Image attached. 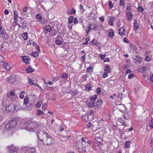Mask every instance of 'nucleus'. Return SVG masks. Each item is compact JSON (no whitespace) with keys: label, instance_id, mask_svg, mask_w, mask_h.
I'll list each match as a JSON object with an SVG mask.
<instances>
[{"label":"nucleus","instance_id":"1","mask_svg":"<svg viewBox=\"0 0 153 153\" xmlns=\"http://www.w3.org/2000/svg\"><path fill=\"white\" fill-rule=\"evenodd\" d=\"M36 135L44 145L50 146L55 143L54 139L49 133L43 130H39L37 131Z\"/></svg>","mask_w":153,"mask_h":153},{"label":"nucleus","instance_id":"2","mask_svg":"<svg viewBox=\"0 0 153 153\" xmlns=\"http://www.w3.org/2000/svg\"><path fill=\"white\" fill-rule=\"evenodd\" d=\"M22 127L26 130L30 131H35L36 133L37 131L40 130V126L30 121L25 122L23 124Z\"/></svg>","mask_w":153,"mask_h":153},{"label":"nucleus","instance_id":"3","mask_svg":"<svg viewBox=\"0 0 153 153\" xmlns=\"http://www.w3.org/2000/svg\"><path fill=\"white\" fill-rule=\"evenodd\" d=\"M19 120V118L17 117H15L12 118L5 125L6 129L10 130L14 128L16 126Z\"/></svg>","mask_w":153,"mask_h":153},{"label":"nucleus","instance_id":"4","mask_svg":"<svg viewBox=\"0 0 153 153\" xmlns=\"http://www.w3.org/2000/svg\"><path fill=\"white\" fill-rule=\"evenodd\" d=\"M5 109L7 113H11L15 111L16 107L14 104L11 103L6 107Z\"/></svg>","mask_w":153,"mask_h":153},{"label":"nucleus","instance_id":"5","mask_svg":"<svg viewBox=\"0 0 153 153\" xmlns=\"http://www.w3.org/2000/svg\"><path fill=\"white\" fill-rule=\"evenodd\" d=\"M22 151L24 153H34L35 149L33 147H25L23 148Z\"/></svg>","mask_w":153,"mask_h":153},{"label":"nucleus","instance_id":"6","mask_svg":"<svg viewBox=\"0 0 153 153\" xmlns=\"http://www.w3.org/2000/svg\"><path fill=\"white\" fill-rule=\"evenodd\" d=\"M18 21H19L20 25H18L19 27L22 29L24 28L26 25V22L24 20L23 18H22L20 17H18Z\"/></svg>","mask_w":153,"mask_h":153},{"label":"nucleus","instance_id":"7","mask_svg":"<svg viewBox=\"0 0 153 153\" xmlns=\"http://www.w3.org/2000/svg\"><path fill=\"white\" fill-rule=\"evenodd\" d=\"M7 148L10 153H17V152L18 148L13 146V144L10 146H8Z\"/></svg>","mask_w":153,"mask_h":153},{"label":"nucleus","instance_id":"8","mask_svg":"<svg viewBox=\"0 0 153 153\" xmlns=\"http://www.w3.org/2000/svg\"><path fill=\"white\" fill-rule=\"evenodd\" d=\"M131 113L129 111L125 112L123 114V116L124 119L126 120L129 119L131 117Z\"/></svg>","mask_w":153,"mask_h":153},{"label":"nucleus","instance_id":"9","mask_svg":"<svg viewBox=\"0 0 153 153\" xmlns=\"http://www.w3.org/2000/svg\"><path fill=\"white\" fill-rule=\"evenodd\" d=\"M88 18L89 19L94 21L96 19V16L94 13L91 12L89 14Z\"/></svg>","mask_w":153,"mask_h":153},{"label":"nucleus","instance_id":"10","mask_svg":"<svg viewBox=\"0 0 153 153\" xmlns=\"http://www.w3.org/2000/svg\"><path fill=\"white\" fill-rule=\"evenodd\" d=\"M24 62L26 64H28L30 61V58L27 56H24L22 57Z\"/></svg>","mask_w":153,"mask_h":153},{"label":"nucleus","instance_id":"11","mask_svg":"<svg viewBox=\"0 0 153 153\" xmlns=\"http://www.w3.org/2000/svg\"><path fill=\"white\" fill-rule=\"evenodd\" d=\"M8 82L11 84L13 85L14 81H15V79L12 77V76H10L6 79Z\"/></svg>","mask_w":153,"mask_h":153},{"label":"nucleus","instance_id":"12","mask_svg":"<svg viewBox=\"0 0 153 153\" xmlns=\"http://www.w3.org/2000/svg\"><path fill=\"white\" fill-rule=\"evenodd\" d=\"M133 30L134 31L137 30L139 27V24L137 22V21L136 19L134 20L133 23Z\"/></svg>","mask_w":153,"mask_h":153},{"label":"nucleus","instance_id":"13","mask_svg":"<svg viewBox=\"0 0 153 153\" xmlns=\"http://www.w3.org/2000/svg\"><path fill=\"white\" fill-rule=\"evenodd\" d=\"M0 34L1 35V37L2 39L6 40L9 37V36L5 32H3Z\"/></svg>","mask_w":153,"mask_h":153},{"label":"nucleus","instance_id":"14","mask_svg":"<svg viewBox=\"0 0 153 153\" xmlns=\"http://www.w3.org/2000/svg\"><path fill=\"white\" fill-rule=\"evenodd\" d=\"M102 104V100H99L96 102V105L94 106L95 109H98L101 105Z\"/></svg>","mask_w":153,"mask_h":153},{"label":"nucleus","instance_id":"15","mask_svg":"<svg viewBox=\"0 0 153 153\" xmlns=\"http://www.w3.org/2000/svg\"><path fill=\"white\" fill-rule=\"evenodd\" d=\"M136 58L134 60V62L138 64H140L141 62V57L137 55L136 56Z\"/></svg>","mask_w":153,"mask_h":153},{"label":"nucleus","instance_id":"16","mask_svg":"<svg viewBox=\"0 0 153 153\" xmlns=\"http://www.w3.org/2000/svg\"><path fill=\"white\" fill-rule=\"evenodd\" d=\"M45 29L47 32H50L53 30V27H51L49 25H47L45 26Z\"/></svg>","mask_w":153,"mask_h":153},{"label":"nucleus","instance_id":"17","mask_svg":"<svg viewBox=\"0 0 153 153\" xmlns=\"http://www.w3.org/2000/svg\"><path fill=\"white\" fill-rule=\"evenodd\" d=\"M98 134H96L95 138V140L98 143H101L102 141V139L100 136L98 135Z\"/></svg>","mask_w":153,"mask_h":153},{"label":"nucleus","instance_id":"18","mask_svg":"<svg viewBox=\"0 0 153 153\" xmlns=\"http://www.w3.org/2000/svg\"><path fill=\"white\" fill-rule=\"evenodd\" d=\"M3 67L5 70H9L10 69V67L8 64L6 62H4L3 65Z\"/></svg>","mask_w":153,"mask_h":153},{"label":"nucleus","instance_id":"19","mask_svg":"<svg viewBox=\"0 0 153 153\" xmlns=\"http://www.w3.org/2000/svg\"><path fill=\"white\" fill-rule=\"evenodd\" d=\"M35 69L31 67H28L26 70V71L28 73H30L35 71Z\"/></svg>","mask_w":153,"mask_h":153},{"label":"nucleus","instance_id":"20","mask_svg":"<svg viewBox=\"0 0 153 153\" xmlns=\"http://www.w3.org/2000/svg\"><path fill=\"white\" fill-rule=\"evenodd\" d=\"M125 32L124 28L123 27H121L120 28L119 30V33L120 35H123Z\"/></svg>","mask_w":153,"mask_h":153},{"label":"nucleus","instance_id":"21","mask_svg":"<svg viewBox=\"0 0 153 153\" xmlns=\"http://www.w3.org/2000/svg\"><path fill=\"white\" fill-rule=\"evenodd\" d=\"M111 69L110 66L108 65H107L105 66L104 71L108 73L111 71Z\"/></svg>","mask_w":153,"mask_h":153},{"label":"nucleus","instance_id":"22","mask_svg":"<svg viewBox=\"0 0 153 153\" xmlns=\"http://www.w3.org/2000/svg\"><path fill=\"white\" fill-rule=\"evenodd\" d=\"M91 24H89L88 25V27H86V29L85 30L86 32L88 33L90 31L92 30V28H91Z\"/></svg>","mask_w":153,"mask_h":153},{"label":"nucleus","instance_id":"23","mask_svg":"<svg viewBox=\"0 0 153 153\" xmlns=\"http://www.w3.org/2000/svg\"><path fill=\"white\" fill-rule=\"evenodd\" d=\"M39 54V52L36 51H33L31 53V55L34 57H38Z\"/></svg>","mask_w":153,"mask_h":153},{"label":"nucleus","instance_id":"24","mask_svg":"<svg viewBox=\"0 0 153 153\" xmlns=\"http://www.w3.org/2000/svg\"><path fill=\"white\" fill-rule=\"evenodd\" d=\"M114 21V18L113 17H110L108 20V23L111 25H114L113 22Z\"/></svg>","mask_w":153,"mask_h":153},{"label":"nucleus","instance_id":"25","mask_svg":"<svg viewBox=\"0 0 153 153\" xmlns=\"http://www.w3.org/2000/svg\"><path fill=\"white\" fill-rule=\"evenodd\" d=\"M25 92L24 91H21L19 93V97L21 99H23L24 97V94H25Z\"/></svg>","mask_w":153,"mask_h":153},{"label":"nucleus","instance_id":"26","mask_svg":"<svg viewBox=\"0 0 153 153\" xmlns=\"http://www.w3.org/2000/svg\"><path fill=\"white\" fill-rule=\"evenodd\" d=\"M127 19L128 20H131L132 17V14L130 12L128 13L127 14Z\"/></svg>","mask_w":153,"mask_h":153},{"label":"nucleus","instance_id":"27","mask_svg":"<svg viewBox=\"0 0 153 153\" xmlns=\"http://www.w3.org/2000/svg\"><path fill=\"white\" fill-rule=\"evenodd\" d=\"M76 147L79 149H80V148H81L82 146V143L80 142L77 143H76Z\"/></svg>","mask_w":153,"mask_h":153},{"label":"nucleus","instance_id":"28","mask_svg":"<svg viewBox=\"0 0 153 153\" xmlns=\"http://www.w3.org/2000/svg\"><path fill=\"white\" fill-rule=\"evenodd\" d=\"M91 87L89 83H87L85 85V89L87 91H89L91 90Z\"/></svg>","mask_w":153,"mask_h":153},{"label":"nucleus","instance_id":"29","mask_svg":"<svg viewBox=\"0 0 153 153\" xmlns=\"http://www.w3.org/2000/svg\"><path fill=\"white\" fill-rule=\"evenodd\" d=\"M15 96V93L13 91H9L7 94V96L8 97H9V96Z\"/></svg>","mask_w":153,"mask_h":153},{"label":"nucleus","instance_id":"30","mask_svg":"<svg viewBox=\"0 0 153 153\" xmlns=\"http://www.w3.org/2000/svg\"><path fill=\"white\" fill-rule=\"evenodd\" d=\"M22 36L24 40H26L27 39L28 37V34L27 32L23 33L22 34Z\"/></svg>","mask_w":153,"mask_h":153},{"label":"nucleus","instance_id":"31","mask_svg":"<svg viewBox=\"0 0 153 153\" xmlns=\"http://www.w3.org/2000/svg\"><path fill=\"white\" fill-rule=\"evenodd\" d=\"M74 19V17L72 16H70L69 17L68 20V23L69 24H71L73 22V20Z\"/></svg>","mask_w":153,"mask_h":153},{"label":"nucleus","instance_id":"32","mask_svg":"<svg viewBox=\"0 0 153 153\" xmlns=\"http://www.w3.org/2000/svg\"><path fill=\"white\" fill-rule=\"evenodd\" d=\"M99 27V26L98 25L95 24L93 25L92 29L95 30H97L98 29Z\"/></svg>","mask_w":153,"mask_h":153},{"label":"nucleus","instance_id":"33","mask_svg":"<svg viewBox=\"0 0 153 153\" xmlns=\"http://www.w3.org/2000/svg\"><path fill=\"white\" fill-rule=\"evenodd\" d=\"M129 46L133 50H136L137 49V48L136 46L132 43H130L129 45Z\"/></svg>","mask_w":153,"mask_h":153},{"label":"nucleus","instance_id":"34","mask_svg":"<svg viewBox=\"0 0 153 153\" xmlns=\"http://www.w3.org/2000/svg\"><path fill=\"white\" fill-rule=\"evenodd\" d=\"M109 36L110 37L112 38L114 36V34L113 31H110L108 33Z\"/></svg>","mask_w":153,"mask_h":153},{"label":"nucleus","instance_id":"35","mask_svg":"<svg viewBox=\"0 0 153 153\" xmlns=\"http://www.w3.org/2000/svg\"><path fill=\"white\" fill-rule=\"evenodd\" d=\"M131 143V141H126L125 143V146L126 148H129L130 145V143Z\"/></svg>","mask_w":153,"mask_h":153},{"label":"nucleus","instance_id":"36","mask_svg":"<svg viewBox=\"0 0 153 153\" xmlns=\"http://www.w3.org/2000/svg\"><path fill=\"white\" fill-rule=\"evenodd\" d=\"M149 126L151 128H153V118H152L149 123Z\"/></svg>","mask_w":153,"mask_h":153},{"label":"nucleus","instance_id":"37","mask_svg":"<svg viewBox=\"0 0 153 153\" xmlns=\"http://www.w3.org/2000/svg\"><path fill=\"white\" fill-rule=\"evenodd\" d=\"M93 71V68L91 66H89L87 68L86 71L87 72H92Z\"/></svg>","mask_w":153,"mask_h":153},{"label":"nucleus","instance_id":"38","mask_svg":"<svg viewBox=\"0 0 153 153\" xmlns=\"http://www.w3.org/2000/svg\"><path fill=\"white\" fill-rule=\"evenodd\" d=\"M55 42L56 45H60L62 44V42L59 39H56L55 40Z\"/></svg>","mask_w":153,"mask_h":153},{"label":"nucleus","instance_id":"39","mask_svg":"<svg viewBox=\"0 0 153 153\" xmlns=\"http://www.w3.org/2000/svg\"><path fill=\"white\" fill-rule=\"evenodd\" d=\"M42 101H39L36 104V107L37 108L40 107L42 103Z\"/></svg>","mask_w":153,"mask_h":153},{"label":"nucleus","instance_id":"40","mask_svg":"<svg viewBox=\"0 0 153 153\" xmlns=\"http://www.w3.org/2000/svg\"><path fill=\"white\" fill-rule=\"evenodd\" d=\"M33 104H31V103L28 104L27 106V108L28 109L30 110L31 109V108L33 107Z\"/></svg>","mask_w":153,"mask_h":153},{"label":"nucleus","instance_id":"41","mask_svg":"<svg viewBox=\"0 0 153 153\" xmlns=\"http://www.w3.org/2000/svg\"><path fill=\"white\" fill-rule=\"evenodd\" d=\"M14 19L15 20H16L17 19V16L18 15V13L16 11H14Z\"/></svg>","mask_w":153,"mask_h":153},{"label":"nucleus","instance_id":"42","mask_svg":"<svg viewBox=\"0 0 153 153\" xmlns=\"http://www.w3.org/2000/svg\"><path fill=\"white\" fill-rule=\"evenodd\" d=\"M28 82L30 85H33L34 84V83L33 82V81L30 78H28Z\"/></svg>","mask_w":153,"mask_h":153},{"label":"nucleus","instance_id":"43","mask_svg":"<svg viewBox=\"0 0 153 153\" xmlns=\"http://www.w3.org/2000/svg\"><path fill=\"white\" fill-rule=\"evenodd\" d=\"M97 97V95H94L92 97L90 98L91 100L92 101L94 100Z\"/></svg>","mask_w":153,"mask_h":153},{"label":"nucleus","instance_id":"44","mask_svg":"<svg viewBox=\"0 0 153 153\" xmlns=\"http://www.w3.org/2000/svg\"><path fill=\"white\" fill-rule=\"evenodd\" d=\"M68 76V74L67 73L63 74H62V77L63 79H66L67 78Z\"/></svg>","mask_w":153,"mask_h":153},{"label":"nucleus","instance_id":"45","mask_svg":"<svg viewBox=\"0 0 153 153\" xmlns=\"http://www.w3.org/2000/svg\"><path fill=\"white\" fill-rule=\"evenodd\" d=\"M28 99L27 97H25L24 100V103L25 104H27L28 102Z\"/></svg>","mask_w":153,"mask_h":153},{"label":"nucleus","instance_id":"46","mask_svg":"<svg viewBox=\"0 0 153 153\" xmlns=\"http://www.w3.org/2000/svg\"><path fill=\"white\" fill-rule=\"evenodd\" d=\"M79 23H80L82 24L83 27H84V26L82 24V22L83 21V17L82 16L80 17L79 19Z\"/></svg>","mask_w":153,"mask_h":153},{"label":"nucleus","instance_id":"47","mask_svg":"<svg viewBox=\"0 0 153 153\" xmlns=\"http://www.w3.org/2000/svg\"><path fill=\"white\" fill-rule=\"evenodd\" d=\"M1 23H0V34L4 32V30L1 26Z\"/></svg>","mask_w":153,"mask_h":153},{"label":"nucleus","instance_id":"48","mask_svg":"<svg viewBox=\"0 0 153 153\" xmlns=\"http://www.w3.org/2000/svg\"><path fill=\"white\" fill-rule=\"evenodd\" d=\"M88 105L89 107H93L94 105V102L92 101L88 103Z\"/></svg>","mask_w":153,"mask_h":153},{"label":"nucleus","instance_id":"49","mask_svg":"<svg viewBox=\"0 0 153 153\" xmlns=\"http://www.w3.org/2000/svg\"><path fill=\"white\" fill-rule=\"evenodd\" d=\"M43 113V111H42L41 109H39L37 111V114L38 115H40L42 114Z\"/></svg>","mask_w":153,"mask_h":153},{"label":"nucleus","instance_id":"50","mask_svg":"<svg viewBox=\"0 0 153 153\" xmlns=\"http://www.w3.org/2000/svg\"><path fill=\"white\" fill-rule=\"evenodd\" d=\"M36 17L37 19H39V20H41L42 19V17L41 15L39 14H36Z\"/></svg>","mask_w":153,"mask_h":153},{"label":"nucleus","instance_id":"51","mask_svg":"<svg viewBox=\"0 0 153 153\" xmlns=\"http://www.w3.org/2000/svg\"><path fill=\"white\" fill-rule=\"evenodd\" d=\"M101 92V89L100 88H98L96 90V93L98 94L99 95Z\"/></svg>","mask_w":153,"mask_h":153},{"label":"nucleus","instance_id":"52","mask_svg":"<svg viewBox=\"0 0 153 153\" xmlns=\"http://www.w3.org/2000/svg\"><path fill=\"white\" fill-rule=\"evenodd\" d=\"M86 75H83L81 77L82 82L85 81L86 80Z\"/></svg>","mask_w":153,"mask_h":153},{"label":"nucleus","instance_id":"53","mask_svg":"<svg viewBox=\"0 0 153 153\" xmlns=\"http://www.w3.org/2000/svg\"><path fill=\"white\" fill-rule=\"evenodd\" d=\"M109 7L110 9H111L113 7V4L111 1H109L108 2Z\"/></svg>","mask_w":153,"mask_h":153},{"label":"nucleus","instance_id":"54","mask_svg":"<svg viewBox=\"0 0 153 153\" xmlns=\"http://www.w3.org/2000/svg\"><path fill=\"white\" fill-rule=\"evenodd\" d=\"M120 6H124L125 5L124 1V0H120Z\"/></svg>","mask_w":153,"mask_h":153},{"label":"nucleus","instance_id":"55","mask_svg":"<svg viewBox=\"0 0 153 153\" xmlns=\"http://www.w3.org/2000/svg\"><path fill=\"white\" fill-rule=\"evenodd\" d=\"M78 21L77 17H75L74 20V24L76 25L78 23Z\"/></svg>","mask_w":153,"mask_h":153},{"label":"nucleus","instance_id":"56","mask_svg":"<svg viewBox=\"0 0 153 153\" xmlns=\"http://www.w3.org/2000/svg\"><path fill=\"white\" fill-rule=\"evenodd\" d=\"M47 105L46 104H43L42 105V108L43 110H45L47 107Z\"/></svg>","mask_w":153,"mask_h":153},{"label":"nucleus","instance_id":"57","mask_svg":"<svg viewBox=\"0 0 153 153\" xmlns=\"http://www.w3.org/2000/svg\"><path fill=\"white\" fill-rule=\"evenodd\" d=\"M9 97L10 98V99L11 101L14 100L16 99V96H9Z\"/></svg>","mask_w":153,"mask_h":153},{"label":"nucleus","instance_id":"58","mask_svg":"<svg viewBox=\"0 0 153 153\" xmlns=\"http://www.w3.org/2000/svg\"><path fill=\"white\" fill-rule=\"evenodd\" d=\"M132 7V6L130 5V4L128 5L126 7V10H131V8Z\"/></svg>","mask_w":153,"mask_h":153},{"label":"nucleus","instance_id":"59","mask_svg":"<svg viewBox=\"0 0 153 153\" xmlns=\"http://www.w3.org/2000/svg\"><path fill=\"white\" fill-rule=\"evenodd\" d=\"M147 69V67L146 66L144 67H142L140 69L141 70V71L142 72H144V71L146 70Z\"/></svg>","mask_w":153,"mask_h":153},{"label":"nucleus","instance_id":"60","mask_svg":"<svg viewBox=\"0 0 153 153\" xmlns=\"http://www.w3.org/2000/svg\"><path fill=\"white\" fill-rule=\"evenodd\" d=\"M151 59H150L149 57L147 56H146V58L145 59V61L147 62H149L151 61Z\"/></svg>","mask_w":153,"mask_h":153},{"label":"nucleus","instance_id":"61","mask_svg":"<svg viewBox=\"0 0 153 153\" xmlns=\"http://www.w3.org/2000/svg\"><path fill=\"white\" fill-rule=\"evenodd\" d=\"M117 98H122V97H123V94H122V93H118L117 95Z\"/></svg>","mask_w":153,"mask_h":153},{"label":"nucleus","instance_id":"62","mask_svg":"<svg viewBox=\"0 0 153 153\" xmlns=\"http://www.w3.org/2000/svg\"><path fill=\"white\" fill-rule=\"evenodd\" d=\"M138 9L139 11L140 12H142L143 10V7L140 6H138Z\"/></svg>","mask_w":153,"mask_h":153},{"label":"nucleus","instance_id":"63","mask_svg":"<svg viewBox=\"0 0 153 153\" xmlns=\"http://www.w3.org/2000/svg\"><path fill=\"white\" fill-rule=\"evenodd\" d=\"M100 57L102 59H105V58L106 57V55L105 54H104V55L100 54Z\"/></svg>","mask_w":153,"mask_h":153},{"label":"nucleus","instance_id":"64","mask_svg":"<svg viewBox=\"0 0 153 153\" xmlns=\"http://www.w3.org/2000/svg\"><path fill=\"white\" fill-rule=\"evenodd\" d=\"M134 75L133 74H130L128 75V77L129 79H131L133 77Z\"/></svg>","mask_w":153,"mask_h":153}]
</instances>
